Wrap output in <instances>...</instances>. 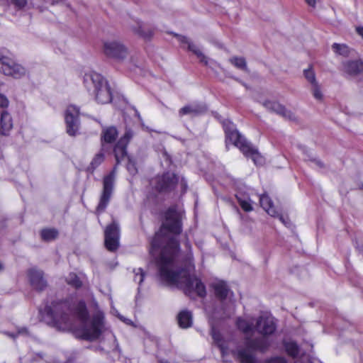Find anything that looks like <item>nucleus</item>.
<instances>
[{"mask_svg":"<svg viewBox=\"0 0 363 363\" xmlns=\"http://www.w3.org/2000/svg\"><path fill=\"white\" fill-rule=\"evenodd\" d=\"M181 232V215L174 208L171 207L165 213V218L160 232L155 233L151 241L150 253L155 257L160 251L156 262L162 281L167 285L182 289L189 296L197 295L204 297L206 295L205 285L196 276L191 274L194 270L191 258H189L185 269H177L175 261L180 249L177 236Z\"/></svg>","mask_w":363,"mask_h":363,"instance_id":"nucleus-1","label":"nucleus"},{"mask_svg":"<svg viewBox=\"0 0 363 363\" xmlns=\"http://www.w3.org/2000/svg\"><path fill=\"white\" fill-rule=\"evenodd\" d=\"M39 313L42 321L62 331L72 329V318H77L81 323L75 332L79 338L92 341L107 333L114 342L116 340L106 327L104 313L91 294L85 299L76 294L65 301H52L40 308Z\"/></svg>","mask_w":363,"mask_h":363,"instance_id":"nucleus-2","label":"nucleus"},{"mask_svg":"<svg viewBox=\"0 0 363 363\" xmlns=\"http://www.w3.org/2000/svg\"><path fill=\"white\" fill-rule=\"evenodd\" d=\"M218 312H215L211 317L210 318V324H211V335L213 340V343L215 346H216L219 350V347L216 344L214 339L213 337V332L216 331L223 335L225 340H229L230 341H233L235 345H229L230 349H233L235 352H238L240 350H245L250 354L252 355L250 350H259L261 352H264L267 350L269 346V342L265 339L264 337L273 334L277 328V324L275 319L271 315L264 313L261 315L257 320L256 325L255 326V330L259 334L262 335V337H259L257 339H252L250 337H246L245 340V345L246 348H240L238 345L237 342L234 339L233 335L225 330H220L217 327V325L213 323V318L216 317V313Z\"/></svg>","mask_w":363,"mask_h":363,"instance_id":"nucleus-3","label":"nucleus"},{"mask_svg":"<svg viewBox=\"0 0 363 363\" xmlns=\"http://www.w3.org/2000/svg\"><path fill=\"white\" fill-rule=\"evenodd\" d=\"M225 133L226 147L231 143L247 157L252 160L256 165H261L264 162L263 157L246 139L238 131L235 125L228 119L221 121Z\"/></svg>","mask_w":363,"mask_h":363,"instance_id":"nucleus-4","label":"nucleus"},{"mask_svg":"<svg viewBox=\"0 0 363 363\" xmlns=\"http://www.w3.org/2000/svg\"><path fill=\"white\" fill-rule=\"evenodd\" d=\"M84 84L90 93L94 96L99 104H108L112 101L113 91L108 82L101 74L89 71L84 76Z\"/></svg>","mask_w":363,"mask_h":363,"instance_id":"nucleus-5","label":"nucleus"},{"mask_svg":"<svg viewBox=\"0 0 363 363\" xmlns=\"http://www.w3.org/2000/svg\"><path fill=\"white\" fill-rule=\"evenodd\" d=\"M216 297L223 304L222 308L223 314L221 318H228L234 313L235 301L233 298V294L230 290L226 282L223 281H216L212 284Z\"/></svg>","mask_w":363,"mask_h":363,"instance_id":"nucleus-6","label":"nucleus"},{"mask_svg":"<svg viewBox=\"0 0 363 363\" xmlns=\"http://www.w3.org/2000/svg\"><path fill=\"white\" fill-rule=\"evenodd\" d=\"M133 136V133L132 130L126 129L123 136L120 138L115 145L113 152L117 164H119L121 160L127 157V170L130 174L135 175L138 172L136 164L132 158L127 155L126 150L127 145Z\"/></svg>","mask_w":363,"mask_h":363,"instance_id":"nucleus-7","label":"nucleus"},{"mask_svg":"<svg viewBox=\"0 0 363 363\" xmlns=\"http://www.w3.org/2000/svg\"><path fill=\"white\" fill-rule=\"evenodd\" d=\"M0 72L15 79H21L27 75L26 69L15 62L11 57L0 53Z\"/></svg>","mask_w":363,"mask_h":363,"instance_id":"nucleus-8","label":"nucleus"},{"mask_svg":"<svg viewBox=\"0 0 363 363\" xmlns=\"http://www.w3.org/2000/svg\"><path fill=\"white\" fill-rule=\"evenodd\" d=\"M116 167L103 180V191L96 208L98 214L103 212L108 206L113 189Z\"/></svg>","mask_w":363,"mask_h":363,"instance_id":"nucleus-9","label":"nucleus"},{"mask_svg":"<svg viewBox=\"0 0 363 363\" xmlns=\"http://www.w3.org/2000/svg\"><path fill=\"white\" fill-rule=\"evenodd\" d=\"M178 181L179 177L175 174L166 172L152 179L150 181V184L158 192H167L174 189Z\"/></svg>","mask_w":363,"mask_h":363,"instance_id":"nucleus-10","label":"nucleus"},{"mask_svg":"<svg viewBox=\"0 0 363 363\" xmlns=\"http://www.w3.org/2000/svg\"><path fill=\"white\" fill-rule=\"evenodd\" d=\"M79 108L74 105L67 106L65 113V120L67 128V133L74 136L77 134L79 128Z\"/></svg>","mask_w":363,"mask_h":363,"instance_id":"nucleus-11","label":"nucleus"},{"mask_svg":"<svg viewBox=\"0 0 363 363\" xmlns=\"http://www.w3.org/2000/svg\"><path fill=\"white\" fill-rule=\"evenodd\" d=\"M104 53L108 57L122 60L128 55L127 48L119 41L108 40L104 43Z\"/></svg>","mask_w":363,"mask_h":363,"instance_id":"nucleus-12","label":"nucleus"},{"mask_svg":"<svg viewBox=\"0 0 363 363\" xmlns=\"http://www.w3.org/2000/svg\"><path fill=\"white\" fill-rule=\"evenodd\" d=\"M105 246L109 251H115L119 246L120 229L115 221L108 225L104 230Z\"/></svg>","mask_w":363,"mask_h":363,"instance_id":"nucleus-13","label":"nucleus"},{"mask_svg":"<svg viewBox=\"0 0 363 363\" xmlns=\"http://www.w3.org/2000/svg\"><path fill=\"white\" fill-rule=\"evenodd\" d=\"M28 277L30 284L35 289L42 291L46 287L47 282L43 277L42 271L30 269L28 271Z\"/></svg>","mask_w":363,"mask_h":363,"instance_id":"nucleus-14","label":"nucleus"},{"mask_svg":"<svg viewBox=\"0 0 363 363\" xmlns=\"http://www.w3.org/2000/svg\"><path fill=\"white\" fill-rule=\"evenodd\" d=\"M179 40L182 43L187 45L188 49L197 56L201 62L203 63L206 65H209L210 67H211L213 64H214L213 61L208 60L207 57L203 55L200 48L196 45L190 42L188 38L184 36H180Z\"/></svg>","mask_w":363,"mask_h":363,"instance_id":"nucleus-15","label":"nucleus"},{"mask_svg":"<svg viewBox=\"0 0 363 363\" xmlns=\"http://www.w3.org/2000/svg\"><path fill=\"white\" fill-rule=\"evenodd\" d=\"M263 106L268 110L275 112L284 118L292 119V113L287 111L284 106L277 101H267L263 104Z\"/></svg>","mask_w":363,"mask_h":363,"instance_id":"nucleus-16","label":"nucleus"},{"mask_svg":"<svg viewBox=\"0 0 363 363\" xmlns=\"http://www.w3.org/2000/svg\"><path fill=\"white\" fill-rule=\"evenodd\" d=\"M118 135V130L114 126L104 127L101 132V143L102 145L104 143H112L117 138Z\"/></svg>","mask_w":363,"mask_h":363,"instance_id":"nucleus-17","label":"nucleus"},{"mask_svg":"<svg viewBox=\"0 0 363 363\" xmlns=\"http://www.w3.org/2000/svg\"><path fill=\"white\" fill-rule=\"evenodd\" d=\"M345 72L350 75H356L363 72V62L361 60L348 61L343 64Z\"/></svg>","mask_w":363,"mask_h":363,"instance_id":"nucleus-18","label":"nucleus"},{"mask_svg":"<svg viewBox=\"0 0 363 363\" xmlns=\"http://www.w3.org/2000/svg\"><path fill=\"white\" fill-rule=\"evenodd\" d=\"M1 131L4 135L9 134L13 128V122L11 115L6 111H3L1 113Z\"/></svg>","mask_w":363,"mask_h":363,"instance_id":"nucleus-19","label":"nucleus"},{"mask_svg":"<svg viewBox=\"0 0 363 363\" xmlns=\"http://www.w3.org/2000/svg\"><path fill=\"white\" fill-rule=\"evenodd\" d=\"M259 202L262 208L271 216L275 217L277 209L272 201L267 194H262L259 197Z\"/></svg>","mask_w":363,"mask_h":363,"instance_id":"nucleus-20","label":"nucleus"},{"mask_svg":"<svg viewBox=\"0 0 363 363\" xmlns=\"http://www.w3.org/2000/svg\"><path fill=\"white\" fill-rule=\"evenodd\" d=\"M286 354L293 357L296 358L298 357L300 348L297 343L291 339H284L282 342Z\"/></svg>","mask_w":363,"mask_h":363,"instance_id":"nucleus-21","label":"nucleus"},{"mask_svg":"<svg viewBox=\"0 0 363 363\" xmlns=\"http://www.w3.org/2000/svg\"><path fill=\"white\" fill-rule=\"evenodd\" d=\"M179 325L182 328H188L192 325L193 317L191 311H182L177 315Z\"/></svg>","mask_w":363,"mask_h":363,"instance_id":"nucleus-22","label":"nucleus"},{"mask_svg":"<svg viewBox=\"0 0 363 363\" xmlns=\"http://www.w3.org/2000/svg\"><path fill=\"white\" fill-rule=\"evenodd\" d=\"M236 198L243 211L249 212L253 210L252 201L248 194L239 191L236 194Z\"/></svg>","mask_w":363,"mask_h":363,"instance_id":"nucleus-23","label":"nucleus"},{"mask_svg":"<svg viewBox=\"0 0 363 363\" xmlns=\"http://www.w3.org/2000/svg\"><path fill=\"white\" fill-rule=\"evenodd\" d=\"M85 278V275L82 273H80L79 275L74 272H71L66 277L67 283L76 288L79 289L82 286L83 280Z\"/></svg>","mask_w":363,"mask_h":363,"instance_id":"nucleus-24","label":"nucleus"},{"mask_svg":"<svg viewBox=\"0 0 363 363\" xmlns=\"http://www.w3.org/2000/svg\"><path fill=\"white\" fill-rule=\"evenodd\" d=\"M204 108L202 106L198 104H189L184 106L179 110V116L184 115H197L203 111Z\"/></svg>","mask_w":363,"mask_h":363,"instance_id":"nucleus-25","label":"nucleus"},{"mask_svg":"<svg viewBox=\"0 0 363 363\" xmlns=\"http://www.w3.org/2000/svg\"><path fill=\"white\" fill-rule=\"evenodd\" d=\"M236 324L238 329L242 331L245 335L252 333L255 329L251 322L242 318H238Z\"/></svg>","mask_w":363,"mask_h":363,"instance_id":"nucleus-26","label":"nucleus"},{"mask_svg":"<svg viewBox=\"0 0 363 363\" xmlns=\"http://www.w3.org/2000/svg\"><path fill=\"white\" fill-rule=\"evenodd\" d=\"M40 235L43 240L51 241L57 238L58 232L54 228H45L42 230Z\"/></svg>","mask_w":363,"mask_h":363,"instance_id":"nucleus-27","label":"nucleus"},{"mask_svg":"<svg viewBox=\"0 0 363 363\" xmlns=\"http://www.w3.org/2000/svg\"><path fill=\"white\" fill-rule=\"evenodd\" d=\"M104 160V154L102 152L96 154L90 163V165L88 167V170L93 172L94 169L103 162Z\"/></svg>","mask_w":363,"mask_h":363,"instance_id":"nucleus-28","label":"nucleus"},{"mask_svg":"<svg viewBox=\"0 0 363 363\" xmlns=\"http://www.w3.org/2000/svg\"><path fill=\"white\" fill-rule=\"evenodd\" d=\"M332 48L335 52L340 55L347 56L350 52V49L345 44L334 43Z\"/></svg>","mask_w":363,"mask_h":363,"instance_id":"nucleus-29","label":"nucleus"},{"mask_svg":"<svg viewBox=\"0 0 363 363\" xmlns=\"http://www.w3.org/2000/svg\"><path fill=\"white\" fill-rule=\"evenodd\" d=\"M138 28H134V30L136 33H138V35H141L142 37H143L145 38H148L152 35L151 30H149L147 31L145 30V25H144L143 23L138 22Z\"/></svg>","mask_w":363,"mask_h":363,"instance_id":"nucleus-30","label":"nucleus"},{"mask_svg":"<svg viewBox=\"0 0 363 363\" xmlns=\"http://www.w3.org/2000/svg\"><path fill=\"white\" fill-rule=\"evenodd\" d=\"M230 61L235 67L240 69L245 70L247 69L246 62L243 57H232Z\"/></svg>","mask_w":363,"mask_h":363,"instance_id":"nucleus-31","label":"nucleus"},{"mask_svg":"<svg viewBox=\"0 0 363 363\" xmlns=\"http://www.w3.org/2000/svg\"><path fill=\"white\" fill-rule=\"evenodd\" d=\"M303 74H304V77H306L307 81L311 85L318 83L315 79V75L314 71L312 69L311 67H309V68L305 69L303 72Z\"/></svg>","mask_w":363,"mask_h":363,"instance_id":"nucleus-32","label":"nucleus"},{"mask_svg":"<svg viewBox=\"0 0 363 363\" xmlns=\"http://www.w3.org/2000/svg\"><path fill=\"white\" fill-rule=\"evenodd\" d=\"M5 334L13 339H16L17 337L22 336V337H29L30 333L29 331L24 328H20L18 330L17 333L14 334L13 333L10 332H5Z\"/></svg>","mask_w":363,"mask_h":363,"instance_id":"nucleus-33","label":"nucleus"},{"mask_svg":"<svg viewBox=\"0 0 363 363\" xmlns=\"http://www.w3.org/2000/svg\"><path fill=\"white\" fill-rule=\"evenodd\" d=\"M133 272L135 274L134 281L137 282L140 286L143 281L145 272L141 268L135 269Z\"/></svg>","mask_w":363,"mask_h":363,"instance_id":"nucleus-34","label":"nucleus"},{"mask_svg":"<svg viewBox=\"0 0 363 363\" xmlns=\"http://www.w3.org/2000/svg\"><path fill=\"white\" fill-rule=\"evenodd\" d=\"M311 86L313 97L317 100L321 101L323 98V95L318 83L313 84Z\"/></svg>","mask_w":363,"mask_h":363,"instance_id":"nucleus-35","label":"nucleus"},{"mask_svg":"<svg viewBox=\"0 0 363 363\" xmlns=\"http://www.w3.org/2000/svg\"><path fill=\"white\" fill-rule=\"evenodd\" d=\"M275 217H277L279 220L286 226H289L290 222L289 220V218L287 217L284 216L281 213H279V211L277 210V215Z\"/></svg>","mask_w":363,"mask_h":363,"instance_id":"nucleus-36","label":"nucleus"},{"mask_svg":"<svg viewBox=\"0 0 363 363\" xmlns=\"http://www.w3.org/2000/svg\"><path fill=\"white\" fill-rule=\"evenodd\" d=\"M9 101L7 97L0 94V108H7L9 106Z\"/></svg>","mask_w":363,"mask_h":363,"instance_id":"nucleus-37","label":"nucleus"},{"mask_svg":"<svg viewBox=\"0 0 363 363\" xmlns=\"http://www.w3.org/2000/svg\"><path fill=\"white\" fill-rule=\"evenodd\" d=\"M116 315L121 320H122L126 325H133L134 327H136V325L133 323V322L130 319L125 318L124 316L120 315L118 312H116Z\"/></svg>","mask_w":363,"mask_h":363,"instance_id":"nucleus-38","label":"nucleus"},{"mask_svg":"<svg viewBox=\"0 0 363 363\" xmlns=\"http://www.w3.org/2000/svg\"><path fill=\"white\" fill-rule=\"evenodd\" d=\"M11 3L18 9H21L25 6L27 3V0H11Z\"/></svg>","mask_w":363,"mask_h":363,"instance_id":"nucleus-39","label":"nucleus"},{"mask_svg":"<svg viewBox=\"0 0 363 363\" xmlns=\"http://www.w3.org/2000/svg\"><path fill=\"white\" fill-rule=\"evenodd\" d=\"M356 31L363 38V26L357 27Z\"/></svg>","mask_w":363,"mask_h":363,"instance_id":"nucleus-40","label":"nucleus"},{"mask_svg":"<svg viewBox=\"0 0 363 363\" xmlns=\"http://www.w3.org/2000/svg\"><path fill=\"white\" fill-rule=\"evenodd\" d=\"M308 6L315 7L316 4V0H305Z\"/></svg>","mask_w":363,"mask_h":363,"instance_id":"nucleus-41","label":"nucleus"},{"mask_svg":"<svg viewBox=\"0 0 363 363\" xmlns=\"http://www.w3.org/2000/svg\"><path fill=\"white\" fill-rule=\"evenodd\" d=\"M181 184H182V187L184 188V190L186 191V189L187 188V184H186V181L182 180Z\"/></svg>","mask_w":363,"mask_h":363,"instance_id":"nucleus-42","label":"nucleus"},{"mask_svg":"<svg viewBox=\"0 0 363 363\" xmlns=\"http://www.w3.org/2000/svg\"><path fill=\"white\" fill-rule=\"evenodd\" d=\"M4 268V266L2 264V263L0 262V271L2 270Z\"/></svg>","mask_w":363,"mask_h":363,"instance_id":"nucleus-43","label":"nucleus"},{"mask_svg":"<svg viewBox=\"0 0 363 363\" xmlns=\"http://www.w3.org/2000/svg\"><path fill=\"white\" fill-rule=\"evenodd\" d=\"M160 363H169V362H167V361L160 360Z\"/></svg>","mask_w":363,"mask_h":363,"instance_id":"nucleus-44","label":"nucleus"},{"mask_svg":"<svg viewBox=\"0 0 363 363\" xmlns=\"http://www.w3.org/2000/svg\"><path fill=\"white\" fill-rule=\"evenodd\" d=\"M318 164L320 166L321 165V162L318 161Z\"/></svg>","mask_w":363,"mask_h":363,"instance_id":"nucleus-45","label":"nucleus"}]
</instances>
